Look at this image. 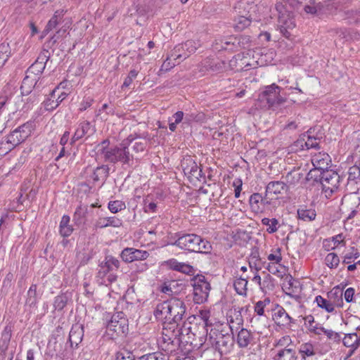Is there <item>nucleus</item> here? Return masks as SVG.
Returning <instances> with one entry per match:
<instances>
[{"mask_svg":"<svg viewBox=\"0 0 360 360\" xmlns=\"http://www.w3.org/2000/svg\"><path fill=\"white\" fill-rule=\"evenodd\" d=\"M63 14V11H56L53 16L49 20L45 29L43 32L44 34H48L50 31L55 29L57 25L60 22L62 19Z\"/></svg>","mask_w":360,"mask_h":360,"instance_id":"nucleus-40","label":"nucleus"},{"mask_svg":"<svg viewBox=\"0 0 360 360\" xmlns=\"http://www.w3.org/2000/svg\"><path fill=\"white\" fill-rule=\"evenodd\" d=\"M202 65L206 70L214 72H222L225 70L226 63L223 60L207 58L202 63Z\"/></svg>","mask_w":360,"mask_h":360,"instance_id":"nucleus-24","label":"nucleus"},{"mask_svg":"<svg viewBox=\"0 0 360 360\" xmlns=\"http://www.w3.org/2000/svg\"><path fill=\"white\" fill-rule=\"evenodd\" d=\"M249 59V57L245 56L243 54H237L230 60V65L235 66L237 71H247L255 68L259 65L257 61L254 60L250 63Z\"/></svg>","mask_w":360,"mask_h":360,"instance_id":"nucleus-18","label":"nucleus"},{"mask_svg":"<svg viewBox=\"0 0 360 360\" xmlns=\"http://www.w3.org/2000/svg\"><path fill=\"white\" fill-rule=\"evenodd\" d=\"M288 186L285 183L281 181L269 182L266 187V196L269 194L278 195L287 191Z\"/></svg>","mask_w":360,"mask_h":360,"instance_id":"nucleus-26","label":"nucleus"},{"mask_svg":"<svg viewBox=\"0 0 360 360\" xmlns=\"http://www.w3.org/2000/svg\"><path fill=\"white\" fill-rule=\"evenodd\" d=\"M254 309L257 315H264L265 312L271 315H283L285 314V309L281 306L271 302L269 298L257 302L254 307Z\"/></svg>","mask_w":360,"mask_h":360,"instance_id":"nucleus-10","label":"nucleus"},{"mask_svg":"<svg viewBox=\"0 0 360 360\" xmlns=\"http://www.w3.org/2000/svg\"><path fill=\"white\" fill-rule=\"evenodd\" d=\"M268 198L267 196L262 197L259 193H255L250 195L249 202L252 210L258 212L260 210L259 203L265 205L268 203L266 200Z\"/></svg>","mask_w":360,"mask_h":360,"instance_id":"nucleus-34","label":"nucleus"},{"mask_svg":"<svg viewBox=\"0 0 360 360\" xmlns=\"http://www.w3.org/2000/svg\"><path fill=\"white\" fill-rule=\"evenodd\" d=\"M181 166L184 174L188 176L190 181L195 179L200 181L201 178L204 177L202 169L198 167L197 163L191 156L184 158Z\"/></svg>","mask_w":360,"mask_h":360,"instance_id":"nucleus-11","label":"nucleus"},{"mask_svg":"<svg viewBox=\"0 0 360 360\" xmlns=\"http://www.w3.org/2000/svg\"><path fill=\"white\" fill-rule=\"evenodd\" d=\"M262 224L268 226L266 231L269 233H274L278 229V221L276 218L269 219L264 217L262 219Z\"/></svg>","mask_w":360,"mask_h":360,"instance_id":"nucleus-46","label":"nucleus"},{"mask_svg":"<svg viewBox=\"0 0 360 360\" xmlns=\"http://www.w3.org/2000/svg\"><path fill=\"white\" fill-rule=\"evenodd\" d=\"M136 139L134 135H129L120 144L110 146V141L106 139L96 146L97 156L105 162L116 164L121 163L124 169L131 168L134 160H137L134 154L130 153V146Z\"/></svg>","mask_w":360,"mask_h":360,"instance_id":"nucleus-1","label":"nucleus"},{"mask_svg":"<svg viewBox=\"0 0 360 360\" xmlns=\"http://www.w3.org/2000/svg\"><path fill=\"white\" fill-rule=\"evenodd\" d=\"M117 278V273H110L108 274L105 276H103V278H96V281L98 285L108 286L115 282Z\"/></svg>","mask_w":360,"mask_h":360,"instance_id":"nucleus-53","label":"nucleus"},{"mask_svg":"<svg viewBox=\"0 0 360 360\" xmlns=\"http://www.w3.org/2000/svg\"><path fill=\"white\" fill-rule=\"evenodd\" d=\"M171 314L184 315L186 313V307L182 300L179 299L171 300Z\"/></svg>","mask_w":360,"mask_h":360,"instance_id":"nucleus-39","label":"nucleus"},{"mask_svg":"<svg viewBox=\"0 0 360 360\" xmlns=\"http://www.w3.org/2000/svg\"><path fill=\"white\" fill-rule=\"evenodd\" d=\"M337 34H338L339 37L344 39L346 41L356 39L358 37V34L356 32H352L351 30L346 29H340L337 31Z\"/></svg>","mask_w":360,"mask_h":360,"instance_id":"nucleus-55","label":"nucleus"},{"mask_svg":"<svg viewBox=\"0 0 360 360\" xmlns=\"http://www.w3.org/2000/svg\"><path fill=\"white\" fill-rule=\"evenodd\" d=\"M133 354L127 350L117 352L115 360H134Z\"/></svg>","mask_w":360,"mask_h":360,"instance_id":"nucleus-59","label":"nucleus"},{"mask_svg":"<svg viewBox=\"0 0 360 360\" xmlns=\"http://www.w3.org/2000/svg\"><path fill=\"white\" fill-rule=\"evenodd\" d=\"M91 129V124L89 121L82 122L77 129L72 137L70 139V144L73 146L78 140L83 138L87 134Z\"/></svg>","mask_w":360,"mask_h":360,"instance_id":"nucleus-25","label":"nucleus"},{"mask_svg":"<svg viewBox=\"0 0 360 360\" xmlns=\"http://www.w3.org/2000/svg\"><path fill=\"white\" fill-rule=\"evenodd\" d=\"M343 288L340 285L334 287L328 293V297L334 306L341 307L343 305Z\"/></svg>","mask_w":360,"mask_h":360,"instance_id":"nucleus-27","label":"nucleus"},{"mask_svg":"<svg viewBox=\"0 0 360 360\" xmlns=\"http://www.w3.org/2000/svg\"><path fill=\"white\" fill-rule=\"evenodd\" d=\"M292 340L289 335H285L278 340L275 344V347L279 349H290L292 345Z\"/></svg>","mask_w":360,"mask_h":360,"instance_id":"nucleus-56","label":"nucleus"},{"mask_svg":"<svg viewBox=\"0 0 360 360\" xmlns=\"http://www.w3.org/2000/svg\"><path fill=\"white\" fill-rule=\"evenodd\" d=\"M122 221L116 217H99L94 224L96 229H104L108 226L120 227Z\"/></svg>","mask_w":360,"mask_h":360,"instance_id":"nucleus-22","label":"nucleus"},{"mask_svg":"<svg viewBox=\"0 0 360 360\" xmlns=\"http://www.w3.org/2000/svg\"><path fill=\"white\" fill-rule=\"evenodd\" d=\"M316 302L318 307L324 309L327 312L330 313L334 310L333 304L328 300L322 297L321 295L316 297Z\"/></svg>","mask_w":360,"mask_h":360,"instance_id":"nucleus-47","label":"nucleus"},{"mask_svg":"<svg viewBox=\"0 0 360 360\" xmlns=\"http://www.w3.org/2000/svg\"><path fill=\"white\" fill-rule=\"evenodd\" d=\"M274 360H296L295 352L292 349H279L274 356Z\"/></svg>","mask_w":360,"mask_h":360,"instance_id":"nucleus-35","label":"nucleus"},{"mask_svg":"<svg viewBox=\"0 0 360 360\" xmlns=\"http://www.w3.org/2000/svg\"><path fill=\"white\" fill-rule=\"evenodd\" d=\"M278 27L280 32L287 39L291 37V30L295 27L294 19L291 17L290 13L281 18H278Z\"/></svg>","mask_w":360,"mask_h":360,"instance_id":"nucleus-20","label":"nucleus"},{"mask_svg":"<svg viewBox=\"0 0 360 360\" xmlns=\"http://www.w3.org/2000/svg\"><path fill=\"white\" fill-rule=\"evenodd\" d=\"M37 285L36 284H32L27 291V297L26 300V305L30 307H34L38 300V295L37 292Z\"/></svg>","mask_w":360,"mask_h":360,"instance_id":"nucleus-42","label":"nucleus"},{"mask_svg":"<svg viewBox=\"0 0 360 360\" xmlns=\"http://www.w3.org/2000/svg\"><path fill=\"white\" fill-rule=\"evenodd\" d=\"M50 58V53L48 50H44L37 57L35 62L32 64L26 71V74L38 79L45 69L46 64Z\"/></svg>","mask_w":360,"mask_h":360,"instance_id":"nucleus-13","label":"nucleus"},{"mask_svg":"<svg viewBox=\"0 0 360 360\" xmlns=\"http://www.w3.org/2000/svg\"><path fill=\"white\" fill-rule=\"evenodd\" d=\"M340 263V258L335 252L328 253L325 257V264L330 269H336Z\"/></svg>","mask_w":360,"mask_h":360,"instance_id":"nucleus-48","label":"nucleus"},{"mask_svg":"<svg viewBox=\"0 0 360 360\" xmlns=\"http://www.w3.org/2000/svg\"><path fill=\"white\" fill-rule=\"evenodd\" d=\"M257 6L255 4H240L239 9L243 8L244 14L239 11L240 14L234 18V27L237 31H242L248 27L252 21H257V19L253 14L256 11Z\"/></svg>","mask_w":360,"mask_h":360,"instance_id":"nucleus-4","label":"nucleus"},{"mask_svg":"<svg viewBox=\"0 0 360 360\" xmlns=\"http://www.w3.org/2000/svg\"><path fill=\"white\" fill-rule=\"evenodd\" d=\"M11 55V49L8 44L2 43L0 44V67H2L7 61Z\"/></svg>","mask_w":360,"mask_h":360,"instance_id":"nucleus-49","label":"nucleus"},{"mask_svg":"<svg viewBox=\"0 0 360 360\" xmlns=\"http://www.w3.org/2000/svg\"><path fill=\"white\" fill-rule=\"evenodd\" d=\"M360 257V252L358 249L352 246L349 251L344 255L342 263L349 264L352 259H356Z\"/></svg>","mask_w":360,"mask_h":360,"instance_id":"nucleus-50","label":"nucleus"},{"mask_svg":"<svg viewBox=\"0 0 360 360\" xmlns=\"http://www.w3.org/2000/svg\"><path fill=\"white\" fill-rule=\"evenodd\" d=\"M32 122H26L12 131L6 138L15 148L24 142L32 134Z\"/></svg>","mask_w":360,"mask_h":360,"instance_id":"nucleus-8","label":"nucleus"},{"mask_svg":"<svg viewBox=\"0 0 360 360\" xmlns=\"http://www.w3.org/2000/svg\"><path fill=\"white\" fill-rule=\"evenodd\" d=\"M193 300L196 303H202L207 300L211 287L202 275H198L193 279Z\"/></svg>","mask_w":360,"mask_h":360,"instance_id":"nucleus-5","label":"nucleus"},{"mask_svg":"<svg viewBox=\"0 0 360 360\" xmlns=\"http://www.w3.org/2000/svg\"><path fill=\"white\" fill-rule=\"evenodd\" d=\"M120 265V262L111 255L105 257V260L99 264L96 278H103L108 274L116 273Z\"/></svg>","mask_w":360,"mask_h":360,"instance_id":"nucleus-14","label":"nucleus"},{"mask_svg":"<svg viewBox=\"0 0 360 360\" xmlns=\"http://www.w3.org/2000/svg\"><path fill=\"white\" fill-rule=\"evenodd\" d=\"M171 300L164 301L157 305L154 315L171 314Z\"/></svg>","mask_w":360,"mask_h":360,"instance_id":"nucleus-45","label":"nucleus"},{"mask_svg":"<svg viewBox=\"0 0 360 360\" xmlns=\"http://www.w3.org/2000/svg\"><path fill=\"white\" fill-rule=\"evenodd\" d=\"M70 216L65 214L62 217L59 225V233L60 236L64 238L70 236L74 231V229L72 226L70 224Z\"/></svg>","mask_w":360,"mask_h":360,"instance_id":"nucleus-30","label":"nucleus"},{"mask_svg":"<svg viewBox=\"0 0 360 360\" xmlns=\"http://www.w3.org/2000/svg\"><path fill=\"white\" fill-rule=\"evenodd\" d=\"M297 216L299 219L304 221H311L315 219L316 214L314 210L298 209Z\"/></svg>","mask_w":360,"mask_h":360,"instance_id":"nucleus-43","label":"nucleus"},{"mask_svg":"<svg viewBox=\"0 0 360 360\" xmlns=\"http://www.w3.org/2000/svg\"><path fill=\"white\" fill-rule=\"evenodd\" d=\"M274 9L277 12L278 18L290 14V12L287 10L285 6L282 2H277L274 6Z\"/></svg>","mask_w":360,"mask_h":360,"instance_id":"nucleus-61","label":"nucleus"},{"mask_svg":"<svg viewBox=\"0 0 360 360\" xmlns=\"http://www.w3.org/2000/svg\"><path fill=\"white\" fill-rule=\"evenodd\" d=\"M149 255V252L146 250L126 248L122 251L120 256L124 262L131 263L134 261L145 260Z\"/></svg>","mask_w":360,"mask_h":360,"instance_id":"nucleus-15","label":"nucleus"},{"mask_svg":"<svg viewBox=\"0 0 360 360\" xmlns=\"http://www.w3.org/2000/svg\"><path fill=\"white\" fill-rule=\"evenodd\" d=\"M311 162L316 169L323 172L328 169L330 158L327 153H319L312 157Z\"/></svg>","mask_w":360,"mask_h":360,"instance_id":"nucleus-23","label":"nucleus"},{"mask_svg":"<svg viewBox=\"0 0 360 360\" xmlns=\"http://www.w3.org/2000/svg\"><path fill=\"white\" fill-rule=\"evenodd\" d=\"M230 319H226L227 323L229 325V328L231 332L233 333L234 332H237L243 328V319L242 316H229Z\"/></svg>","mask_w":360,"mask_h":360,"instance_id":"nucleus-44","label":"nucleus"},{"mask_svg":"<svg viewBox=\"0 0 360 360\" xmlns=\"http://www.w3.org/2000/svg\"><path fill=\"white\" fill-rule=\"evenodd\" d=\"M281 88L276 84L266 86L258 95L255 105L261 109H271L278 107L285 102L281 96Z\"/></svg>","mask_w":360,"mask_h":360,"instance_id":"nucleus-3","label":"nucleus"},{"mask_svg":"<svg viewBox=\"0 0 360 360\" xmlns=\"http://www.w3.org/2000/svg\"><path fill=\"white\" fill-rule=\"evenodd\" d=\"M360 189V167L353 165L347 171L345 191L349 194H356Z\"/></svg>","mask_w":360,"mask_h":360,"instance_id":"nucleus-12","label":"nucleus"},{"mask_svg":"<svg viewBox=\"0 0 360 360\" xmlns=\"http://www.w3.org/2000/svg\"><path fill=\"white\" fill-rule=\"evenodd\" d=\"M300 352L302 354V357L311 356L315 354L314 347L310 342H306L301 345Z\"/></svg>","mask_w":360,"mask_h":360,"instance_id":"nucleus-54","label":"nucleus"},{"mask_svg":"<svg viewBox=\"0 0 360 360\" xmlns=\"http://www.w3.org/2000/svg\"><path fill=\"white\" fill-rule=\"evenodd\" d=\"M302 2H297L295 5H290L292 7H296L298 5L305 4L304 10L307 13L315 14L319 9H321V3L316 4V0H302Z\"/></svg>","mask_w":360,"mask_h":360,"instance_id":"nucleus-33","label":"nucleus"},{"mask_svg":"<svg viewBox=\"0 0 360 360\" xmlns=\"http://www.w3.org/2000/svg\"><path fill=\"white\" fill-rule=\"evenodd\" d=\"M172 245L190 252L209 254L212 250L211 243L194 233H179Z\"/></svg>","mask_w":360,"mask_h":360,"instance_id":"nucleus-2","label":"nucleus"},{"mask_svg":"<svg viewBox=\"0 0 360 360\" xmlns=\"http://www.w3.org/2000/svg\"><path fill=\"white\" fill-rule=\"evenodd\" d=\"M68 302V297L65 295H58L55 297L53 302V307L55 311L60 312L62 309L66 306Z\"/></svg>","mask_w":360,"mask_h":360,"instance_id":"nucleus-51","label":"nucleus"},{"mask_svg":"<svg viewBox=\"0 0 360 360\" xmlns=\"http://www.w3.org/2000/svg\"><path fill=\"white\" fill-rule=\"evenodd\" d=\"M342 342L345 346L352 348V354L360 345V337L356 333L347 334L344 337Z\"/></svg>","mask_w":360,"mask_h":360,"instance_id":"nucleus-31","label":"nucleus"},{"mask_svg":"<svg viewBox=\"0 0 360 360\" xmlns=\"http://www.w3.org/2000/svg\"><path fill=\"white\" fill-rule=\"evenodd\" d=\"M165 356L162 353L154 352L145 354L140 358V360H164Z\"/></svg>","mask_w":360,"mask_h":360,"instance_id":"nucleus-63","label":"nucleus"},{"mask_svg":"<svg viewBox=\"0 0 360 360\" xmlns=\"http://www.w3.org/2000/svg\"><path fill=\"white\" fill-rule=\"evenodd\" d=\"M319 177L323 190L325 192L329 191L330 193L335 192L343 179L336 172L332 169L321 172Z\"/></svg>","mask_w":360,"mask_h":360,"instance_id":"nucleus-7","label":"nucleus"},{"mask_svg":"<svg viewBox=\"0 0 360 360\" xmlns=\"http://www.w3.org/2000/svg\"><path fill=\"white\" fill-rule=\"evenodd\" d=\"M304 323L309 331L318 335L323 332L325 328L320 323L314 321V316H304Z\"/></svg>","mask_w":360,"mask_h":360,"instance_id":"nucleus-38","label":"nucleus"},{"mask_svg":"<svg viewBox=\"0 0 360 360\" xmlns=\"http://www.w3.org/2000/svg\"><path fill=\"white\" fill-rule=\"evenodd\" d=\"M92 256L93 255L91 252H79L77 255L79 266L86 265L91 259Z\"/></svg>","mask_w":360,"mask_h":360,"instance_id":"nucleus-57","label":"nucleus"},{"mask_svg":"<svg viewBox=\"0 0 360 360\" xmlns=\"http://www.w3.org/2000/svg\"><path fill=\"white\" fill-rule=\"evenodd\" d=\"M173 60V58L171 57V53L167 57L166 60L163 62V63L161 65V68L160 69V72H167L171 68L174 67L176 64L173 62H172Z\"/></svg>","mask_w":360,"mask_h":360,"instance_id":"nucleus-62","label":"nucleus"},{"mask_svg":"<svg viewBox=\"0 0 360 360\" xmlns=\"http://www.w3.org/2000/svg\"><path fill=\"white\" fill-rule=\"evenodd\" d=\"M108 207L112 213L115 214L125 210L126 205L122 200H114L108 202Z\"/></svg>","mask_w":360,"mask_h":360,"instance_id":"nucleus-52","label":"nucleus"},{"mask_svg":"<svg viewBox=\"0 0 360 360\" xmlns=\"http://www.w3.org/2000/svg\"><path fill=\"white\" fill-rule=\"evenodd\" d=\"M248 277H240L235 281L233 286L238 295L243 296L247 295V285L248 283Z\"/></svg>","mask_w":360,"mask_h":360,"instance_id":"nucleus-41","label":"nucleus"},{"mask_svg":"<svg viewBox=\"0 0 360 360\" xmlns=\"http://www.w3.org/2000/svg\"><path fill=\"white\" fill-rule=\"evenodd\" d=\"M252 335L249 330L241 328L238 333L237 342L240 347H247L250 343Z\"/></svg>","mask_w":360,"mask_h":360,"instance_id":"nucleus-37","label":"nucleus"},{"mask_svg":"<svg viewBox=\"0 0 360 360\" xmlns=\"http://www.w3.org/2000/svg\"><path fill=\"white\" fill-rule=\"evenodd\" d=\"M225 51H238L242 49L249 48L250 46V39L247 35L229 36L224 37Z\"/></svg>","mask_w":360,"mask_h":360,"instance_id":"nucleus-9","label":"nucleus"},{"mask_svg":"<svg viewBox=\"0 0 360 360\" xmlns=\"http://www.w3.org/2000/svg\"><path fill=\"white\" fill-rule=\"evenodd\" d=\"M295 146L297 148H300L301 150H304V148L307 150L310 148L319 149V139L308 134V133L307 134H304L302 137L295 142Z\"/></svg>","mask_w":360,"mask_h":360,"instance_id":"nucleus-21","label":"nucleus"},{"mask_svg":"<svg viewBox=\"0 0 360 360\" xmlns=\"http://www.w3.org/2000/svg\"><path fill=\"white\" fill-rule=\"evenodd\" d=\"M158 344L160 348L167 354H171L176 350V345L174 343V340H172V338L164 332L162 333V337L161 340H159Z\"/></svg>","mask_w":360,"mask_h":360,"instance_id":"nucleus-28","label":"nucleus"},{"mask_svg":"<svg viewBox=\"0 0 360 360\" xmlns=\"http://www.w3.org/2000/svg\"><path fill=\"white\" fill-rule=\"evenodd\" d=\"M14 148L15 147L9 143L6 137L4 140L0 141V155H6Z\"/></svg>","mask_w":360,"mask_h":360,"instance_id":"nucleus-58","label":"nucleus"},{"mask_svg":"<svg viewBox=\"0 0 360 360\" xmlns=\"http://www.w3.org/2000/svg\"><path fill=\"white\" fill-rule=\"evenodd\" d=\"M133 135L136 137V139L132 142L130 146L131 149L134 153L135 157L138 158L136 155L143 152L146 149L148 143L150 141V137L148 132H143V134L136 133Z\"/></svg>","mask_w":360,"mask_h":360,"instance_id":"nucleus-19","label":"nucleus"},{"mask_svg":"<svg viewBox=\"0 0 360 360\" xmlns=\"http://www.w3.org/2000/svg\"><path fill=\"white\" fill-rule=\"evenodd\" d=\"M109 167L106 165L97 167L93 173L92 179L94 182H104L109 175Z\"/></svg>","mask_w":360,"mask_h":360,"instance_id":"nucleus-32","label":"nucleus"},{"mask_svg":"<svg viewBox=\"0 0 360 360\" xmlns=\"http://www.w3.org/2000/svg\"><path fill=\"white\" fill-rule=\"evenodd\" d=\"M205 115L202 112H190L185 113L184 124H191L192 122H203Z\"/></svg>","mask_w":360,"mask_h":360,"instance_id":"nucleus-36","label":"nucleus"},{"mask_svg":"<svg viewBox=\"0 0 360 360\" xmlns=\"http://www.w3.org/2000/svg\"><path fill=\"white\" fill-rule=\"evenodd\" d=\"M67 95L68 94L65 92H61L59 94L58 88H55L50 92L48 98L42 103L45 110L48 111L55 110L66 98Z\"/></svg>","mask_w":360,"mask_h":360,"instance_id":"nucleus-16","label":"nucleus"},{"mask_svg":"<svg viewBox=\"0 0 360 360\" xmlns=\"http://www.w3.org/2000/svg\"><path fill=\"white\" fill-rule=\"evenodd\" d=\"M200 46L198 41L187 40L183 44H179L174 46L171 51V57L174 60H185Z\"/></svg>","mask_w":360,"mask_h":360,"instance_id":"nucleus-6","label":"nucleus"},{"mask_svg":"<svg viewBox=\"0 0 360 360\" xmlns=\"http://www.w3.org/2000/svg\"><path fill=\"white\" fill-rule=\"evenodd\" d=\"M39 80L29 74H26L20 86L22 95H29L32 94L33 89L37 93L41 91V89H44V86L41 85V81Z\"/></svg>","mask_w":360,"mask_h":360,"instance_id":"nucleus-17","label":"nucleus"},{"mask_svg":"<svg viewBox=\"0 0 360 360\" xmlns=\"http://www.w3.org/2000/svg\"><path fill=\"white\" fill-rule=\"evenodd\" d=\"M347 15L350 23H360V11H350Z\"/></svg>","mask_w":360,"mask_h":360,"instance_id":"nucleus-64","label":"nucleus"},{"mask_svg":"<svg viewBox=\"0 0 360 360\" xmlns=\"http://www.w3.org/2000/svg\"><path fill=\"white\" fill-rule=\"evenodd\" d=\"M88 212V206L80 204L77 207L73 214V221L75 225L80 226L84 224L86 221V214Z\"/></svg>","mask_w":360,"mask_h":360,"instance_id":"nucleus-29","label":"nucleus"},{"mask_svg":"<svg viewBox=\"0 0 360 360\" xmlns=\"http://www.w3.org/2000/svg\"><path fill=\"white\" fill-rule=\"evenodd\" d=\"M353 0H330V5L335 9H342L352 4Z\"/></svg>","mask_w":360,"mask_h":360,"instance_id":"nucleus-60","label":"nucleus"}]
</instances>
